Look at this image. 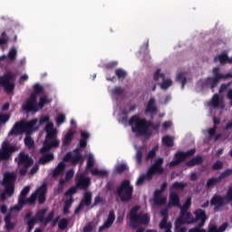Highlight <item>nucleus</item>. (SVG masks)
<instances>
[{
	"mask_svg": "<svg viewBox=\"0 0 232 232\" xmlns=\"http://www.w3.org/2000/svg\"><path fill=\"white\" fill-rule=\"evenodd\" d=\"M72 204H73V198H70L66 199L63 207V213L66 214L70 211V208H72Z\"/></svg>",
	"mask_w": 232,
	"mask_h": 232,
	"instance_id": "a18cd8bd",
	"label": "nucleus"
},
{
	"mask_svg": "<svg viewBox=\"0 0 232 232\" xmlns=\"http://www.w3.org/2000/svg\"><path fill=\"white\" fill-rule=\"evenodd\" d=\"M28 193H30V186L24 187L21 191V194L18 198L19 206L14 207V208H16L18 211L24 206V199L26 198Z\"/></svg>",
	"mask_w": 232,
	"mask_h": 232,
	"instance_id": "4be33fe9",
	"label": "nucleus"
},
{
	"mask_svg": "<svg viewBox=\"0 0 232 232\" xmlns=\"http://www.w3.org/2000/svg\"><path fill=\"white\" fill-rule=\"evenodd\" d=\"M92 175L97 177H106L108 175V170H99V169H92Z\"/></svg>",
	"mask_w": 232,
	"mask_h": 232,
	"instance_id": "c03bdc74",
	"label": "nucleus"
},
{
	"mask_svg": "<svg viewBox=\"0 0 232 232\" xmlns=\"http://www.w3.org/2000/svg\"><path fill=\"white\" fill-rule=\"evenodd\" d=\"M116 193L120 197L121 202H130L133 198V186L130 179H124L121 182Z\"/></svg>",
	"mask_w": 232,
	"mask_h": 232,
	"instance_id": "39448f33",
	"label": "nucleus"
},
{
	"mask_svg": "<svg viewBox=\"0 0 232 232\" xmlns=\"http://www.w3.org/2000/svg\"><path fill=\"white\" fill-rule=\"evenodd\" d=\"M225 229H227V223H223L219 227L217 225L208 227V232H224Z\"/></svg>",
	"mask_w": 232,
	"mask_h": 232,
	"instance_id": "473e14b6",
	"label": "nucleus"
},
{
	"mask_svg": "<svg viewBox=\"0 0 232 232\" xmlns=\"http://www.w3.org/2000/svg\"><path fill=\"white\" fill-rule=\"evenodd\" d=\"M184 224H192L191 223V218H188V216H182L180 215L179 218H178L175 221V229L179 230Z\"/></svg>",
	"mask_w": 232,
	"mask_h": 232,
	"instance_id": "b1692460",
	"label": "nucleus"
},
{
	"mask_svg": "<svg viewBox=\"0 0 232 232\" xmlns=\"http://www.w3.org/2000/svg\"><path fill=\"white\" fill-rule=\"evenodd\" d=\"M157 111H159V109L157 108V101L155 98H150L145 108V114L157 113Z\"/></svg>",
	"mask_w": 232,
	"mask_h": 232,
	"instance_id": "5701e85b",
	"label": "nucleus"
},
{
	"mask_svg": "<svg viewBox=\"0 0 232 232\" xmlns=\"http://www.w3.org/2000/svg\"><path fill=\"white\" fill-rule=\"evenodd\" d=\"M92 192L85 191L83 194V198L81 201L84 204V206L88 208L92 205Z\"/></svg>",
	"mask_w": 232,
	"mask_h": 232,
	"instance_id": "72a5a7b5",
	"label": "nucleus"
},
{
	"mask_svg": "<svg viewBox=\"0 0 232 232\" xmlns=\"http://www.w3.org/2000/svg\"><path fill=\"white\" fill-rule=\"evenodd\" d=\"M65 168L66 164H64V162L61 161L60 163H58V165L53 171V179H57L59 175H63V173H64Z\"/></svg>",
	"mask_w": 232,
	"mask_h": 232,
	"instance_id": "bb28decb",
	"label": "nucleus"
},
{
	"mask_svg": "<svg viewBox=\"0 0 232 232\" xmlns=\"http://www.w3.org/2000/svg\"><path fill=\"white\" fill-rule=\"evenodd\" d=\"M23 133H25L24 121H21L14 123V125L9 132V135H23Z\"/></svg>",
	"mask_w": 232,
	"mask_h": 232,
	"instance_id": "412c9836",
	"label": "nucleus"
},
{
	"mask_svg": "<svg viewBox=\"0 0 232 232\" xmlns=\"http://www.w3.org/2000/svg\"><path fill=\"white\" fill-rule=\"evenodd\" d=\"M77 189H79V188H77L76 185L75 187L70 188L67 191H65L64 197H72V195H75V193H77Z\"/></svg>",
	"mask_w": 232,
	"mask_h": 232,
	"instance_id": "864d4df0",
	"label": "nucleus"
},
{
	"mask_svg": "<svg viewBox=\"0 0 232 232\" xmlns=\"http://www.w3.org/2000/svg\"><path fill=\"white\" fill-rule=\"evenodd\" d=\"M24 140L26 148H29V150L35 148V142L34 141V139L30 137V135H26Z\"/></svg>",
	"mask_w": 232,
	"mask_h": 232,
	"instance_id": "ea45409f",
	"label": "nucleus"
},
{
	"mask_svg": "<svg viewBox=\"0 0 232 232\" xmlns=\"http://www.w3.org/2000/svg\"><path fill=\"white\" fill-rule=\"evenodd\" d=\"M45 140H52V139H57V129L53 128V123L49 122L45 126Z\"/></svg>",
	"mask_w": 232,
	"mask_h": 232,
	"instance_id": "6ab92c4d",
	"label": "nucleus"
},
{
	"mask_svg": "<svg viewBox=\"0 0 232 232\" xmlns=\"http://www.w3.org/2000/svg\"><path fill=\"white\" fill-rule=\"evenodd\" d=\"M167 198H154V203L157 204L158 206H164V204H166L167 202Z\"/></svg>",
	"mask_w": 232,
	"mask_h": 232,
	"instance_id": "13d9d810",
	"label": "nucleus"
},
{
	"mask_svg": "<svg viewBox=\"0 0 232 232\" xmlns=\"http://www.w3.org/2000/svg\"><path fill=\"white\" fill-rule=\"evenodd\" d=\"M115 222V211L111 210L109 212L107 220L99 227V232L104 231V229H110L111 226H113V223Z\"/></svg>",
	"mask_w": 232,
	"mask_h": 232,
	"instance_id": "a211bd4d",
	"label": "nucleus"
},
{
	"mask_svg": "<svg viewBox=\"0 0 232 232\" xmlns=\"http://www.w3.org/2000/svg\"><path fill=\"white\" fill-rule=\"evenodd\" d=\"M139 209H140V206H134L130 209L129 213L130 220L134 224H141L143 226H147V224H150V216L143 212L139 213Z\"/></svg>",
	"mask_w": 232,
	"mask_h": 232,
	"instance_id": "423d86ee",
	"label": "nucleus"
},
{
	"mask_svg": "<svg viewBox=\"0 0 232 232\" xmlns=\"http://www.w3.org/2000/svg\"><path fill=\"white\" fill-rule=\"evenodd\" d=\"M142 157H143L142 150L140 149L136 152V162L139 166L142 164Z\"/></svg>",
	"mask_w": 232,
	"mask_h": 232,
	"instance_id": "603ef678",
	"label": "nucleus"
},
{
	"mask_svg": "<svg viewBox=\"0 0 232 232\" xmlns=\"http://www.w3.org/2000/svg\"><path fill=\"white\" fill-rule=\"evenodd\" d=\"M115 75L118 77V79H126V75H128V73L126 71L120 68L115 70Z\"/></svg>",
	"mask_w": 232,
	"mask_h": 232,
	"instance_id": "de8ad7c7",
	"label": "nucleus"
},
{
	"mask_svg": "<svg viewBox=\"0 0 232 232\" xmlns=\"http://www.w3.org/2000/svg\"><path fill=\"white\" fill-rule=\"evenodd\" d=\"M162 144L167 148H173L175 146V142L173 141V138L171 136L167 135L162 138Z\"/></svg>",
	"mask_w": 232,
	"mask_h": 232,
	"instance_id": "4c0bfd02",
	"label": "nucleus"
},
{
	"mask_svg": "<svg viewBox=\"0 0 232 232\" xmlns=\"http://www.w3.org/2000/svg\"><path fill=\"white\" fill-rule=\"evenodd\" d=\"M82 159V156L81 154H74L72 157V164H78V162Z\"/></svg>",
	"mask_w": 232,
	"mask_h": 232,
	"instance_id": "69168bd1",
	"label": "nucleus"
},
{
	"mask_svg": "<svg viewBox=\"0 0 232 232\" xmlns=\"http://www.w3.org/2000/svg\"><path fill=\"white\" fill-rule=\"evenodd\" d=\"M48 191V185L46 183H44L36 189V191L33 194L28 198L24 199V206H34L35 202L37 201V197H38V204H44L46 202V192Z\"/></svg>",
	"mask_w": 232,
	"mask_h": 232,
	"instance_id": "7ed1b4c3",
	"label": "nucleus"
},
{
	"mask_svg": "<svg viewBox=\"0 0 232 232\" xmlns=\"http://www.w3.org/2000/svg\"><path fill=\"white\" fill-rule=\"evenodd\" d=\"M197 150L195 149H190L188 150H187L186 152L183 151H178L175 153L174 155V160L169 164V168H175L180 164H182V162H184V160H186V159H188V157H193V155H195V152Z\"/></svg>",
	"mask_w": 232,
	"mask_h": 232,
	"instance_id": "1a4fd4ad",
	"label": "nucleus"
},
{
	"mask_svg": "<svg viewBox=\"0 0 232 232\" xmlns=\"http://www.w3.org/2000/svg\"><path fill=\"white\" fill-rule=\"evenodd\" d=\"M230 59H231V58H229V57L227 56V54L222 53V54H219L218 56H216V57L214 58V61H215V63H217V61H219V63H220L221 64H226V63H229Z\"/></svg>",
	"mask_w": 232,
	"mask_h": 232,
	"instance_id": "58836bf2",
	"label": "nucleus"
},
{
	"mask_svg": "<svg viewBox=\"0 0 232 232\" xmlns=\"http://www.w3.org/2000/svg\"><path fill=\"white\" fill-rule=\"evenodd\" d=\"M129 126H131L133 133L150 137L151 135V132L149 131L150 128H152L154 131H159L160 122L153 124L151 121H148L146 118H140L139 114H135L129 120Z\"/></svg>",
	"mask_w": 232,
	"mask_h": 232,
	"instance_id": "f257e3e1",
	"label": "nucleus"
},
{
	"mask_svg": "<svg viewBox=\"0 0 232 232\" xmlns=\"http://www.w3.org/2000/svg\"><path fill=\"white\" fill-rule=\"evenodd\" d=\"M219 182H221L219 178H210L207 181L206 188H213V186H216V184H219Z\"/></svg>",
	"mask_w": 232,
	"mask_h": 232,
	"instance_id": "37998d69",
	"label": "nucleus"
},
{
	"mask_svg": "<svg viewBox=\"0 0 232 232\" xmlns=\"http://www.w3.org/2000/svg\"><path fill=\"white\" fill-rule=\"evenodd\" d=\"M22 108L25 113H30V111H39V108L37 107V95L35 93H31L26 103L24 104Z\"/></svg>",
	"mask_w": 232,
	"mask_h": 232,
	"instance_id": "ddd939ff",
	"label": "nucleus"
},
{
	"mask_svg": "<svg viewBox=\"0 0 232 232\" xmlns=\"http://www.w3.org/2000/svg\"><path fill=\"white\" fill-rule=\"evenodd\" d=\"M158 150H159L158 146L153 147L152 150H150L149 153L147 154L146 160H150L151 159H154L155 155H157Z\"/></svg>",
	"mask_w": 232,
	"mask_h": 232,
	"instance_id": "09e8293b",
	"label": "nucleus"
},
{
	"mask_svg": "<svg viewBox=\"0 0 232 232\" xmlns=\"http://www.w3.org/2000/svg\"><path fill=\"white\" fill-rule=\"evenodd\" d=\"M176 81L178 82H181V90H184L187 82H188V78H186V74L184 72H179L177 74Z\"/></svg>",
	"mask_w": 232,
	"mask_h": 232,
	"instance_id": "c9c22d12",
	"label": "nucleus"
},
{
	"mask_svg": "<svg viewBox=\"0 0 232 232\" xmlns=\"http://www.w3.org/2000/svg\"><path fill=\"white\" fill-rule=\"evenodd\" d=\"M225 198L220 195H214L210 199V206H216L215 210L226 206Z\"/></svg>",
	"mask_w": 232,
	"mask_h": 232,
	"instance_id": "aec40b11",
	"label": "nucleus"
},
{
	"mask_svg": "<svg viewBox=\"0 0 232 232\" xmlns=\"http://www.w3.org/2000/svg\"><path fill=\"white\" fill-rule=\"evenodd\" d=\"M220 68L216 67L213 69V77H218V79H229V77H232L231 73H227L226 75L219 72Z\"/></svg>",
	"mask_w": 232,
	"mask_h": 232,
	"instance_id": "e433bc0d",
	"label": "nucleus"
},
{
	"mask_svg": "<svg viewBox=\"0 0 232 232\" xmlns=\"http://www.w3.org/2000/svg\"><path fill=\"white\" fill-rule=\"evenodd\" d=\"M224 198L225 200H227V204H229V202H232V187L228 188L226 197ZM231 206H232V203H231Z\"/></svg>",
	"mask_w": 232,
	"mask_h": 232,
	"instance_id": "052dcab7",
	"label": "nucleus"
},
{
	"mask_svg": "<svg viewBox=\"0 0 232 232\" xmlns=\"http://www.w3.org/2000/svg\"><path fill=\"white\" fill-rule=\"evenodd\" d=\"M204 226L198 225L190 229H188L189 232H208L206 229L202 228Z\"/></svg>",
	"mask_w": 232,
	"mask_h": 232,
	"instance_id": "0e129e2a",
	"label": "nucleus"
},
{
	"mask_svg": "<svg viewBox=\"0 0 232 232\" xmlns=\"http://www.w3.org/2000/svg\"><path fill=\"white\" fill-rule=\"evenodd\" d=\"M49 102H51V101L46 96H43L40 98L39 102L36 103V106L38 110H43V108H44V105L49 104Z\"/></svg>",
	"mask_w": 232,
	"mask_h": 232,
	"instance_id": "a19ab883",
	"label": "nucleus"
},
{
	"mask_svg": "<svg viewBox=\"0 0 232 232\" xmlns=\"http://www.w3.org/2000/svg\"><path fill=\"white\" fill-rule=\"evenodd\" d=\"M184 188H186V183H181L179 181L174 182L171 187L172 189H184Z\"/></svg>",
	"mask_w": 232,
	"mask_h": 232,
	"instance_id": "4d7b16f0",
	"label": "nucleus"
},
{
	"mask_svg": "<svg viewBox=\"0 0 232 232\" xmlns=\"http://www.w3.org/2000/svg\"><path fill=\"white\" fill-rule=\"evenodd\" d=\"M222 168H224V163L220 160H217L212 166L214 171H218V169H222Z\"/></svg>",
	"mask_w": 232,
	"mask_h": 232,
	"instance_id": "bf43d9fd",
	"label": "nucleus"
},
{
	"mask_svg": "<svg viewBox=\"0 0 232 232\" xmlns=\"http://www.w3.org/2000/svg\"><path fill=\"white\" fill-rule=\"evenodd\" d=\"M221 79L222 78H218V76L208 77L206 79V82H207L208 86H210V90H215V88H217V86H218V82H220Z\"/></svg>",
	"mask_w": 232,
	"mask_h": 232,
	"instance_id": "c85d7f7f",
	"label": "nucleus"
},
{
	"mask_svg": "<svg viewBox=\"0 0 232 232\" xmlns=\"http://www.w3.org/2000/svg\"><path fill=\"white\" fill-rule=\"evenodd\" d=\"M0 86H3L6 93H12L15 90V74L8 71L0 76Z\"/></svg>",
	"mask_w": 232,
	"mask_h": 232,
	"instance_id": "0eeeda50",
	"label": "nucleus"
},
{
	"mask_svg": "<svg viewBox=\"0 0 232 232\" xmlns=\"http://www.w3.org/2000/svg\"><path fill=\"white\" fill-rule=\"evenodd\" d=\"M17 180V171H8L4 174V179L1 182V185L4 188H11L15 191V182Z\"/></svg>",
	"mask_w": 232,
	"mask_h": 232,
	"instance_id": "9d476101",
	"label": "nucleus"
},
{
	"mask_svg": "<svg viewBox=\"0 0 232 232\" xmlns=\"http://www.w3.org/2000/svg\"><path fill=\"white\" fill-rule=\"evenodd\" d=\"M162 164H164V159H157L147 170L148 178L153 179V176L156 175V173H159V175H162V173H164V168H162Z\"/></svg>",
	"mask_w": 232,
	"mask_h": 232,
	"instance_id": "9b49d317",
	"label": "nucleus"
},
{
	"mask_svg": "<svg viewBox=\"0 0 232 232\" xmlns=\"http://www.w3.org/2000/svg\"><path fill=\"white\" fill-rule=\"evenodd\" d=\"M203 160H204L201 158V156H197L192 160H188L186 163V166H188V168H193V166H198V164H202Z\"/></svg>",
	"mask_w": 232,
	"mask_h": 232,
	"instance_id": "2f4dec72",
	"label": "nucleus"
},
{
	"mask_svg": "<svg viewBox=\"0 0 232 232\" xmlns=\"http://www.w3.org/2000/svg\"><path fill=\"white\" fill-rule=\"evenodd\" d=\"M53 159H54V156H53V153H52V152L44 154L39 159V164H42L43 166H44V164H48V162H52V160H53Z\"/></svg>",
	"mask_w": 232,
	"mask_h": 232,
	"instance_id": "c756f323",
	"label": "nucleus"
},
{
	"mask_svg": "<svg viewBox=\"0 0 232 232\" xmlns=\"http://www.w3.org/2000/svg\"><path fill=\"white\" fill-rule=\"evenodd\" d=\"M8 57L10 61H15V57H17V50L13 48L9 51Z\"/></svg>",
	"mask_w": 232,
	"mask_h": 232,
	"instance_id": "e2e57ef3",
	"label": "nucleus"
},
{
	"mask_svg": "<svg viewBox=\"0 0 232 232\" xmlns=\"http://www.w3.org/2000/svg\"><path fill=\"white\" fill-rule=\"evenodd\" d=\"M124 171H128V165L122 163L116 167V172L120 175L124 173Z\"/></svg>",
	"mask_w": 232,
	"mask_h": 232,
	"instance_id": "3c124183",
	"label": "nucleus"
},
{
	"mask_svg": "<svg viewBox=\"0 0 232 232\" xmlns=\"http://www.w3.org/2000/svg\"><path fill=\"white\" fill-rule=\"evenodd\" d=\"M91 184L92 181L90 178L85 177L82 174L76 178L75 186L78 189H83V191H86L90 188Z\"/></svg>",
	"mask_w": 232,
	"mask_h": 232,
	"instance_id": "2eb2a0df",
	"label": "nucleus"
},
{
	"mask_svg": "<svg viewBox=\"0 0 232 232\" xmlns=\"http://www.w3.org/2000/svg\"><path fill=\"white\" fill-rule=\"evenodd\" d=\"M93 231V225L92 222H89L87 225L83 227V232H92Z\"/></svg>",
	"mask_w": 232,
	"mask_h": 232,
	"instance_id": "774afa93",
	"label": "nucleus"
},
{
	"mask_svg": "<svg viewBox=\"0 0 232 232\" xmlns=\"http://www.w3.org/2000/svg\"><path fill=\"white\" fill-rule=\"evenodd\" d=\"M208 106L218 108L220 106V96L218 94H214L211 101L208 102Z\"/></svg>",
	"mask_w": 232,
	"mask_h": 232,
	"instance_id": "f704fd0d",
	"label": "nucleus"
},
{
	"mask_svg": "<svg viewBox=\"0 0 232 232\" xmlns=\"http://www.w3.org/2000/svg\"><path fill=\"white\" fill-rule=\"evenodd\" d=\"M14 193L15 190H13L12 188L5 187L4 191L0 194V200H2V202H5V200H6V197H14Z\"/></svg>",
	"mask_w": 232,
	"mask_h": 232,
	"instance_id": "7c9ffc66",
	"label": "nucleus"
},
{
	"mask_svg": "<svg viewBox=\"0 0 232 232\" xmlns=\"http://www.w3.org/2000/svg\"><path fill=\"white\" fill-rule=\"evenodd\" d=\"M38 122L39 120L37 118H34L29 121H24L25 135H32L34 133V131H37V130H39V125H37Z\"/></svg>",
	"mask_w": 232,
	"mask_h": 232,
	"instance_id": "dca6fc26",
	"label": "nucleus"
},
{
	"mask_svg": "<svg viewBox=\"0 0 232 232\" xmlns=\"http://www.w3.org/2000/svg\"><path fill=\"white\" fill-rule=\"evenodd\" d=\"M180 215H182V217H188V218H191V213L188 212V209H189V208H191V198H188L185 203L183 204V206L181 207L180 205Z\"/></svg>",
	"mask_w": 232,
	"mask_h": 232,
	"instance_id": "393cba45",
	"label": "nucleus"
},
{
	"mask_svg": "<svg viewBox=\"0 0 232 232\" xmlns=\"http://www.w3.org/2000/svg\"><path fill=\"white\" fill-rule=\"evenodd\" d=\"M34 89V92L36 95H41L43 93H44V88H43V85L39 84V83H35L33 87Z\"/></svg>",
	"mask_w": 232,
	"mask_h": 232,
	"instance_id": "49530a36",
	"label": "nucleus"
},
{
	"mask_svg": "<svg viewBox=\"0 0 232 232\" xmlns=\"http://www.w3.org/2000/svg\"><path fill=\"white\" fill-rule=\"evenodd\" d=\"M47 212H48V208H42L35 213V216L33 218L27 221L28 232H31L32 229L35 227V224H37V222H40L41 224L47 226V224H50V222L53 220L55 211L52 210L45 217Z\"/></svg>",
	"mask_w": 232,
	"mask_h": 232,
	"instance_id": "f03ea898",
	"label": "nucleus"
},
{
	"mask_svg": "<svg viewBox=\"0 0 232 232\" xmlns=\"http://www.w3.org/2000/svg\"><path fill=\"white\" fill-rule=\"evenodd\" d=\"M151 179H153V178L148 177V172L146 174H142L137 179L136 186H142V184H144V182H146V180H151Z\"/></svg>",
	"mask_w": 232,
	"mask_h": 232,
	"instance_id": "79ce46f5",
	"label": "nucleus"
},
{
	"mask_svg": "<svg viewBox=\"0 0 232 232\" xmlns=\"http://www.w3.org/2000/svg\"><path fill=\"white\" fill-rule=\"evenodd\" d=\"M14 162H16L19 170V175L24 177L28 173V169L34 166V160L30 157V154L21 151L16 158H14Z\"/></svg>",
	"mask_w": 232,
	"mask_h": 232,
	"instance_id": "20e7f679",
	"label": "nucleus"
},
{
	"mask_svg": "<svg viewBox=\"0 0 232 232\" xmlns=\"http://www.w3.org/2000/svg\"><path fill=\"white\" fill-rule=\"evenodd\" d=\"M73 137H75V130L70 129L63 140V146H68L72 144Z\"/></svg>",
	"mask_w": 232,
	"mask_h": 232,
	"instance_id": "a878e982",
	"label": "nucleus"
},
{
	"mask_svg": "<svg viewBox=\"0 0 232 232\" xmlns=\"http://www.w3.org/2000/svg\"><path fill=\"white\" fill-rule=\"evenodd\" d=\"M59 144H61V141L57 138H53L51 140H45L44 141L43 148L40 149V153L44 154V153L50 151V150H52V148H59Z\"/></svg>",
	"mask_w": 232,
	"mask_h": 232,
	"instance_id": "4468645a",
	"label": "nucleus"
},
{
	"mask_svg": "<svg viewBox=\"0 0 232 232\" xmlns=\"http://www.w3.org/2000/svg\"><path fill=\"white\" fill-rule=\"evenodd\" d=\"M195 218L190 214V221L192 224H197L199 221L198 226H206V221L208 220V215L206 214V210L202 208H198L194 211Z\"/></svg>",
	"mask_w": 232,
	"mask_h": 232,
	"instance_id": "f8f14e48",
	"label": "nucleus"
},
{
	"mask_svg": "<svg viewBox=\"0 0 232 232\" xmlns=\"http://www.w3.org/2000/svg\"><path fill=\"white\" fill-rule=\"evenodd\" d=\"M58 227L62 230L66 229V227H68V219L67 218H62L58 222Z\"/></svg>",
	"mask_w": 232,
	"mask_h": 232,
	"instance_id": "6e6d98bb",
	"label": "nucleus"
},
{
	"mask_svg": "<svg viewBox=\"0 0 232 232\" xmlns=\"http://www.w3.org/2000/svg\"><path fill=\"white\" fill-rule=\"evenodd\" d=\"M231 175H232V169H227L219 175L218 179L219 180L222 181L223 179H227V177H231Z\"/></svg>",
	"mask_w": 232,
	"mask_h": 232,
	"instance_id": "8fccbe9b",
	"label": "nucleus"
},
{
	"mask_svg": "<svg viewBox=\"0 0 232 232\" xmlns=\"http://www.w3.org/2000/svg\"><path fill=\"white\" fill-rule=\"evenodd\" d=\"M93 166H95V160H93V156H89L88 160H87L86 168L88 169H92V168H93Z\"/></svg>",
	"mask_w": 232,
	"mask_h": 232,
	"instance_id": "680f3d73",
	"label": "nucleus"
},
{
	"mask_svg": "<svg viewBox=\"0 0 232 232\" xmlns=\"http://www.w3.org/2000/svg\"><path fill=\"white\" fill-rule=\"evenodd\" d=\"M106 189H107V191H113V189H115V182L114 181L107 182Z\"/></svg>",
	"mask_w": 232,
	"mask_h": 232,
	"instance_id": "338daca9",
	"label": "nucleus"
},
{
	"mask_svg": "<svg viewBox=\"0 0 232 232\" xmlns=\"http://www.w3.org/2000/svg\"><path fill=\"white\" fill-rule=\"evenodd\" d=\"M66 121V116L63 113L58 114L56 118V124L57 126H61V124H63V122Z\"/></svg>",
	"mask_w": 232,
	"mask_h": 232,
	"instance_id": "5fc2aeb1",
	"label": "nucleus"
},
{
	"mask_svg": "<svg viewBox=\"0 0 232 232\" xmlns=\"http://www.w3.org/2000/svg\"><path fill=\"white\" fill-rule=\"evenodd\" d=\"M17 151V147L14 145H12L10 141L5 140L1 144L0 148V162H3L5 160H10L12 159V156L14 153Z\"/></svg>",
	"mask_w": 232,
	"mask_h": 232,
	"instance_id": "6e6552de",
	"label": "nucleus"
},
{
	"mask_svg": "<svg viewBox=\"0 0 232 232\" xmlns=\"http://www.w3.org/2000/svg\"><path fill=\"white\" fill-rule=\"evenodd\" d=\"M160 77L163 80V82L160 83L161 90H168V88H169V86L173 84V82H171V80H165L166 76L164 75V73H160V69H158L154 73V81H159Z\"/></svg>",
	"mask_w": 232,
	"mask_h": 232,
	"instance_id": "f3484780",
	"label": "nucleus"
},
{
	"mask_svg": "<svg viewBox=\"0 0 232 232\" xmlns=\"http://www.w3.org/2000/svg\"><path fill=\"white\" fill-rule=\"evenodd\" d=\"M169 204L176 208H180V198L177 192H170L169 194Z\"/></svg>",
	"mask_w": 232,
	"mask_h": 232,
	"instance_id": "cd10ccee",
	"label": "nucleus"
}]
</instances>
